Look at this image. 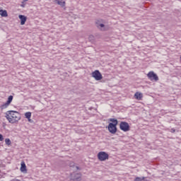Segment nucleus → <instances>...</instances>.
Instances as JSON below:
<instances>
[{"instance_id": "f257e3e1", "label": "nucleus", "mask_w": 181, "mask_h": 181, "mask_svg": "<svg viewBox=\"0 0 181 181\" xmlns=\"http://www.w3.org/2000/svg\"><path fill=\"white\" fill-rule=\"evenodd\" d=\"M8 112H9L11 117L12 124H16L21 119V114L18 112L9 110Z\"/></svg>"}, {"instance_id": "f03ea898", "label": "nucleus", "mask_w": 181, "mask_h": 181, "mask_svg": "<svg viewBox=\"0 0 181 181\" xmlns=\"http://www.w3.org/2000/svg\"><path fill=\"white\" fill-rule=\"evenodd\" d=\"M108 158H110V156L105 151H100L98 153V159H99L100 162L107 160Z\"/></svg>"}, {"instance_id": "7ed1b4c3", "label": "nucleus", "mask_w": 181, "mask_h": 181, "mask_svg": "<svg viewBox=\"0 0 181 181\" xmlns=\"http://www.w3.org/2000/svg\"><path fill=\"white\" fill-rule=\"evenodd\" d=\"M119 129L124 132H128V131L130 129L129 124H128L127 122H121L119 124Z\"/></svg>"}, {"instance_id": "20e7f679", "label": "nucleus", "mask_w": 181, "mask_h": 181, "mask_svg": "<svg viewBox=\"0 0 181 181\" xmlns=\"http://www.w3.org/2000/svg\"><path fill=\"white\" fill-rule=\"evenodd\" d=\"M92 77H94L96 81H100V80H103V75L101 72L98 70H95V71L92 72Z\"/></svg>"}, {"instance_id": "39448f33", "label": "nucleus", "mask_w": 181, "mask_h": 181, "mask_svg": "<svg viewBox=\"0 0 181 181\" xmlns=\"http://www.w3.org/2000/svg\"><path fill=\"white\" fill-rule=\"evenodd\" d=\"M147 77L148 78H149V80H151V81H159V77L158 76V75H156V74H155V72L153 71H150L148 74H147Z\"/></svg>"}, {"instance_id": "423d86ee", "label": "nucleus", "mask_w": 181, "mask_h": 181, "mask_svg": "<svg viewBox=\"0 0 181 181\" xmlns=\"http://www.w3.org/2000/svg\"><path fill=\"white\" fill-rule=\"evenodd\" d=\"M107 130L110 134H117V125L112 123H109L107 126Z\"/></svg>"}, {"instance_id": "0eeeda50", "label": "nucleus", "mask_w": 181, "mask_h": 181, "mask_svg": "<svg viewBox=\"0 0 181 181\" xmlns=\"http://www.w3.org/2000/svg\"><path fill=\"white\" fill-rule=\"evenodd\" d=\"M71 180L80 181L81 180V174L72 173L71 174Z\"/></svg>"}, {"instance_id": "6e6552de", "label": "nucleus", "mask_w": 181, "mask_h": 181, "mask_svg": "<svg viewBox=\"0 0 181 181\" xmlns=\"http://www.w3.org/2000/svg\"><path fill=\"white\" fill-rule=\"evenodd\" d=\"M18 18L21 21V25H23L25 23H26V21L28 20V18L25 16L24 15H19Z\"/></svg>"}, {"instance_id": "1a4fd4ad", "label": "nucleus", "mask_w": 181, "mask_h": 181, "mask_svg": "<svg viewBox=\"0 0 181 181\" xmlns=\"http://www.w3.org/2000/svg\"><path fill=\"white\" fill-rule=\"evenodd\" d=\"M21 165L20 168L21 172H22L23 173H26V172H28V170L26 169V164L25 163L24 161H22Z\"/></svg>"}, {"instance_id": "9d476101", "label": "nucleus", "mask_w": 181, "mask_h": 181, "mask_svg": "<svg viewBox=\"0 0 181 181\" xmlns=\"http://www.w3.org/2000/svg\"><path fill=\"white\" fill-rule=\"evenodd\" d=\"M98 22H100V21H97L95 22V25L98 28V29H101V30H105V28H104L105 27V25L103 23H100L98 25Z\"/></svg>"}, {"instance_id": "9b49d317", "label": "nucleus", "mask_w": 181, "mask_h": 181, "mask_svg": "<svg viewBox=\"0 0 181 181\" xmlns=\"http://www.w3.org/2000/svg\"><path fill=\"white\" fill-rule=\"evenodd\" d=\"M0 15L3 18H6L8 16V11H6V10L0 9Z\"/></svg>"}, {"instance_id": "f8f14e48", "label": "nucleus", "mask_w": 181, "mask_h": 181, "mask_svg": "<svg viewBox=\"0 0 181 181\" xmlns=\"http://www.w3.org/2000/svg\"><path fill=\"white\" fill-rule=\"evenodd\" d=\"M54 2H56V4L58 5H60V6H66V2L63 1L62 0H55Z\"/></svg>"}, {"instance_id": "ddd939ff", "label": "nucleus", "mask_w": 181, "mask_h": 181, "mask_svg": "<svg viewBox=\"0 0 181 181\" xmlns=\"http://www.w3.org/2000/svg\"><path fill=\"white\" fill-rule=\"evenodd\" d=\"M11 114H9V112H6V119H8V122H10L11 124H12V117H11Z\"/></svg>"}, {"instance_id": "4468645a", "label": "nucleus", "mask_w": 181, "mask_h": 181, "mask_svg": "<svg viewBox=\"0 0 181 181\" xmlns=\"http://www.w3.org/2000/svg\"><path fill=\"white\" fill-rule=\"evenodd\" d=\"M109 121H110V124H113V125H118V120L117 119L110 118Z\"/></svg>"}, {"instance_id": "2eb2a0df", "label": "nucleus", "mask_w": 181, "mask_h": 181, "mask_svg": "<svg viewBox=\"0 0 181 181\" xmlns=\"http://www.w3.org/2000/svg\"><path fill=\"white\" fill-rule=\"evenodd\" d=\"M134 97L136 100H142V94L138 92L134 94Z\"/></svg>"}, {"instance_id": "dca6fc26", "label": "nucleus", "mask_w": 181, "mask_h": 181, "mask_svg": "<svg viewBox=\"0 0 181 181\" xmlns=\"http://www.w3.org/2000/svg\"><path fill=\"white\" fill-rule=\"evenodd\" d=\"M9 105H10L9 103H7V102H6V103H4L0 106V108H1V110H5V108H8V107H9Z\"/></svg>"}, {"instance_id": "f3484780", "label": "nucleus", "mask_w": 181, "mask_h": 181, "mask_svg": "<svg viewBox=\"0 0 181 181\" xmlns=\"http://www.w3.org/2000/svg\"><path fill=\"white\" fill-rule=\"evenodd\" d=\"M25 118H27V119H29V118H30V117H32V112H25Z\"/></svg>"}, {"instance_id": "a211bd4d", "label": "nucleus", "mask_w": 181, "mask_h": 181, "mask_svg": "<svg viewBox=\"0 0 181 181\" xmlns=\"http://www.w3.org/2000/svg\"><path fill=\"white\" fill-rule=\"evenodd\" d=\"M13 100V95H10V96H8L6 103H8L9 105H11V103H12Z\"/></svg>"}, {"instance_id": "6ab92c4d", "label": "nucleus", "mask_w": 181, "mask_h": 181, "mask_svg": "<svg viewBox=\"0 0 181 181\" xmlns=\"http://www.w3.org/2000/svg\"><path fill=\"white\" fill-rule=\"evenodd\" d=\"M134 181H145V177H136L135 178Z\"/></svg>"}, {"instance_id": "aec40b11", "label": "nucleus", "mask_w": 181, "mask_h": 181, "mask_svg": "<svg viewBox=\"0 0 181 181\" xmlns=\"http://www.w3.org/2000/svg\"><path fill=\"white\" fill-rule=\"evenodd\" d=\"M5 142H6V145H8V146L9 145H11V144H12V141H11V139H6Z\"/></svg>"}, {"instance_id": "412c9836", "label": "nucleus", "mask_w": 181, "mask_h": 181, "mask_svg": "<svg viewBox=\"0 0 181 181\" xmlns=\"http://www.w3.org/2000/svg\"><path fill=\"white\" fill-rule=\"evenodd\" d=\"M0 141H4V136L1 134H0Z\"/></svg>"}, {"instance_id": "4be33fe9", "label": "nucleus", "mask_w": 181, "mask_h": 181, "mask_svg": "<svg viewBox=\"0 0 181 181\" xmlns=\"http://www.w3.org/2000/svg\"><path fill=\"white\" fill-rule=\"evenodd\" d=\"M29 122H33L32 119L30 118L28 119Z\"/></svg>"}, {"instance_id": "5701e85b", "label": "nucleus", "mask_w": 181, "mask_h": 181, "mask_svg": "<svg viewBox=\"0 0 181 181\" xmlns=\"http://www.w3.org/2000/svg\"><path fill=\"white\" fill-rule=\"evenodd\" d=\"M76 168L77 170H80V167L76 166Z\"/></svg>"}, {"instance_id": "b1692460", "label": "nucleus", "mask_w": 181, "mask_h": 181, "mask_svg": "<svg viewBox=\"0 0 181 181\" xmlns=\"http://www.w3.org/2000/svg\"><path fill=\"white\" fill-rule=\"evenodd\" d=\"M21 6H22V8H25V4H21Z\"/></svg>"}, {"instance_id": "393cba45", "label": "nucleus", "mask_w": 181, "mask_h": 181, "mask_svg": "<svg viewBox=\"0 0 181 181\" xmlns=\"http://www.w3.org/2000/svg\"><path fill=\"white\" fill-rule=\"evenodd\" d=\"M11 181H21V180L14 179V180H11Z\"/></svg>"}, {"instance_id": "a878e982", "label": "nucleus", "mask_w": 181, "mask_h": 181, "mask_svg": "<svg viewBox=\"0 0 181 181\" xmlns=\"http://www.w3.org/2000/svg\"><path fill=\"white\" fill-rule=\"evenodd\" d=\"M28 0H23V2H26V1H28Z\"/></svg>"}, {"instance_id": "bb28decb", "label": "nucleus", "mask_w": 181, "mask_h": 181, "mask_svg": "<svg viewBox=\"0 0 181 181\" xmlns=\"http://www.w3.org/2000/svg\"><path fill=\"white\" fill-rule=\"evenodd\" d=\"M100 23H101V21H99V22H98V25H100Z\"/></svg>"}, {"instance_id": "cd10ccee", "label": "nucleus", "mask_w": 181, "mask_h": 181, "mask_svg": "<svg viewBox=\"0 0 181 181\" xmlns=\"http://www.w3.org/2000/svg\"><path fill=\"white\" fill-rule=\"evenodd\" d=\"M172 131H173V132H175V129H172Z\"/></svg>"}, {"instance_id": "c85d7f7f", "label": "nucleus", "mask_w": 181, "mask_h": 181, "mask_svg": "<svg viewBox=\"0 0 181 181\" xmlns=\"http://www.w3.org/2000/svg\"><path fill=\"white\" fill-rule=\"evenodd\" d=\"M71 166H73V165H71Z\"/></svg>"}]
</instances>
